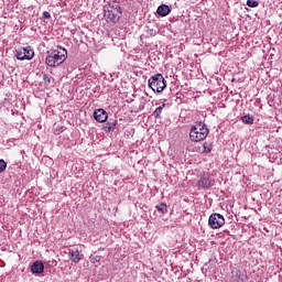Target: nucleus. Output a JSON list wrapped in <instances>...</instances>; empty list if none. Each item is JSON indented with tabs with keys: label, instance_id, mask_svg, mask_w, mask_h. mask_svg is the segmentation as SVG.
<instances>
[{
	"label": "nucleus",
	"instance_id": "1",
	"mask_svg": "<svg viewBox=\"0 0 282 282\" xmlns=\"http://www.w3.org/2000/svg\"><path fill=\"white\" fill-rule=\"evenodd\" d=\"M67 61V50L58 46L56 50L48 53L45 63L48 67H58Z\"/></svg>",
	"mask_w": 282,
	"mask_h": 282
},
{
	"label": "nucleus",
	"instance_id": "2",
	"mask_svg": "<svg viewBox=\"0 0 282 282\" xmlns=\"http://www.w3.org/2000/svg\"><path fill=\"white\" fill-rule=\"evenodd\" d=\"M208 128L203 122H198L191 128L189 140L191 142H203L205 138H208Z\"/></svg>",
	"mask_w": 282,
	"mask_h": 282
},
{
	"label": "nucleus",
	"instance_id": "3",
	"mask_svg": "<svg viewBox=\"0 0 282 282\" xmlns=\"http://www.w3.org/2000/svg\"><path fill=\"white\" fill-rule=\"evenodd\" d=\"M148 85L150 89H152V91H156V94H162L164 89H166V80L160 73L151 76L148 80Z\"/></svg>",
	"mask_w": 282,
	"mask_h": 282
},
{
	"label": "nucleus",
	"instance_id": "4",
	"mask_svg": "<svg viewBox=\"0 0 282 282\" xmlns=\"http://www.w3.org/2000/svg\"><path fill=\"white\" fill-rule=\"evenodd\" d=\"M105 17L110 21V23H118L120 17H122V9L119 4L110 6L106 11Z\"/></svg>",
	"mask_w": 282,
	"mask_h": 282
},
{
	"label": "nucleus",
	"instance_id": "5",
	"mask_svg": "<svg viewBox=\"0 0 282 282\" xmlns=\"http://www.w3.org/2000/svg\"><path fill=\"white\" fill-rule=\"evenodd\" d=\"M18 61H32L34 58V50L31 46L22 47L15 51Z\"/></svg>",
	"mask_w": 282,
	"mask_h": 282
},
{
	"label": "nucleus",
	"instance_id": "6",
	"mask_svg": "<svg viewBox=\"0 0 282 282\" xmlns=\"http://www.w3.org/2000/svg\"><path fill=\"white\" fill-rule=\"evenodd\" d=\"M208 224L213 230H217L226 224V219L224 218V215L215 213L209 216Z\"/></svg>",
	"mask_w": 282,
	"mask_h": 282
},
{
	"label": "nucleus",
	"instance_id": "7",
	"mask_svg": "<svg viewBox=\"0 0 282 282\" xmlns=\"http://www.w3.org/2000/svg\"><path fill=\"white\" fill-rule=\"evenodd\" d=\"M215 182L208 174H204L197 183L198 188H210Z\"/></svg>",
	"mask_w": 282,
	"mask_h": 282
},
{
	"label": "nucleus",
	"instance_id": "8",
	"mask_svg": "<svg viewBox=\"0 0 282 282\" xmlns=\"http://www.w3.org/2000/svg\"><path fill=\"white\" fill-rule=\"evenodd\" d=\"M94 118L97 122H107V118H109V115H107V111L102 108H99L94 111Z\"/></svg>",
	"mask_w": 282,
	"mask_h": 282
},
{
	"label": "nucleus",
	"instance_id": "9",
	"mask_svg": "<svg viewBox=\"0 0 282 282\" xmlns=\"http://www.w3.org/2000/svg\"><path fill=\"white\" fill-rule=\"evenodd\" d=\"M44 271H45V264H43V262L41 261H35L31 265L32 274H43Z\"/></svg>",
	"mask_w": 282,
	"mask_h": 282
},
{
	"label": "nucleus",
	"instance_id": "10",
	"mask_svg": "<svg viewBox=\"0 0 282 282\" xmlns=\"http://www.w3.org/2000/svg\"><path fill=\"white\" fill-rule=\"evenodd\" d=\"M68 254H69V259L70 261H73V263H78V261H80V251H78V249L73 248V249H68Z\"/></svg>",
	"mask_w": 282,
	"mask_h": 282
},
{
	"label": "nucleus",
	"instance_id": "11",
	"mask_svg": "<svg viewBox=\"0 0 282 282\" xmlns=\"http://www.w3.org/2000/svg\"><path fill=\"white\" fill-rule=\"evenodd\" d=\"M156 14H159V17H169V14H171V8L169 4H161L156 9Z\"/></svg>",
	"mask_w": 282,
	"mask_h": 282
},
{
	"label": "nucleus",
	"instance_id": "12",
	"mask_svg": "<svg viewBox=\"0 0 282 282\" xmlns=\"http://www.w3.org/2000/svg\"><path fill=\"white\" fill-rule=\"evenodd\" d=\"M232 282H245L246 281V272L241 270H237L236 272H232L231 276Z\"/></svg>",
	"mask_w": 282,
	"mask_h": 282
},
{
	"label": "nucleus",
	"instance_id": "13",
	"mask_svg": "<svg viewBox=\"0 0 282 282\" xmlns=\"http://www.w3.org/2000/svg\"><path fill=\"white\" fill-rule=\"evenodd\" d=\"M118 124V120L110 119L104 127L106 133H111V131H116V126Z\"/></svg>",
	"mask_w": 282,
	"mask_h": 282
},
{
	"label": "nucleus",
	"instance_id": "14",
	"mask_svg": "<svg viewBox=\"0 0 282 282\" xmlns=\"http://www.w3.org/2000/svg\"><path fill=\"white\" fill-rule=\"evenodd\" d=\"M165 107H166V104H163L162 106H159V107L153 111L154 118H161L162 111L164 110Z\"/></svg>",
	"mask_w": 282,
	"mask_h": 282
},
{
	"label": "nucleus",
	"instance_id": "15",
	"mask_svg": "<svg viewBox=\"0 0 282 282\" xmlns=\"http://www.w3.org/2000/svg\"><path fill=\"white\" fill-rule=\"evenodd\" d=\"M242 122L245 124H253L254 123V118L251 117L250 115H246L241 118Z\"/></svg>",
	"mask_w": 282,
	"mask_h": 282
},
{
	"label": "nucleus",
	"instance_id": "16",
	"mask_svg": "<svg viewBox=\"0 0 282 282\" xmlns=\"http://www.w3.org/2000/svg\"><path fill=\"white\" fill-rule=\"evenodd\" d=\"M155 208L156 210H159V213H162V215H164V213H167L169 210V207L164 203L156 205Z\"/></svg>",
	"mask_w": 282,
	"mask_h": 282
},
{
	"label": "nucleus",
	"instance_id": "17",
	"mask_svg": "<svg viewBox=\"0 0 282 282\" xmlns=\"http://www.w3.org/2000/svg\"><path fill=\"white\" fill-rule=\"evenodd\" d=\"M248 8H259V1L257 0H247Z\"/></svg>",
	"mask_w": 282,
	"mask_h": 282
},
{
	"label": "nucleus",
	"instance_id": "18",
	"mask_svg": "<svg viewBox=\"0 0 282 282\" xmlns=\"http://www.w3.org/2000/svg\"><path fill=\"white\" fill-rule=\"evenodd\" d=\"M100 259H101V257L100 256H96V254H93L89 258L90 263H99Z\"/></svg>",
	"mask_w": 282,
	"mask_h": 282
},
{
	"label": "nucleus",
	"instance_id": "19",
	"mask_svg": "<svg viewBox=\"0 0 282 282\" xmlns=\"http://www.w3.org/2000/svg\"><path fill=\"white\" fill-rule=\"evenodd\" d=\"M8 169V163L3 161V159H0V173H3Z\"/></svg>",
	"mask_w": 282,
	"mask_h": 282
},
{
	"label": "nucleus",
	"instance_id": "20",
	"mask_svg": "<svg viewBox=\"0 0 282 282\" xmlns=\"http://www.w3.org/2000/svg\"><path fill=\"white\" fill-rule=\"evenodd\" d=\"M203 149L204 153H210V151H213V148L208 143H204Z\"/></svg>",
	"mask_w": 282,
	"mask_h": 282
},
{
	"label": "nucleus",
	"instance_id": "21",
	"mask_svg": "<svg viewBox=\"0 0 282 282\" xmlns=\"http://www.w3.org/2000/svg\"><path fill=\"white\" fill-rule=\"evenodd\" d=\"M43 17H44V19H52V14H50L48 11H44Z\"/></svg>",
	"mask_w": 282,
	"mask_h": 282
},
{
	"label": "nucleus",
	"instance_id": "22",
	"mask_svg": "<svg viewBox=\"0 0 282 282\" xmlns=\"http://www.w3.org/2000/svg\"><path fill=\"white\" fill-rule=\"evenodd\" d=\"M44 80H47V75H44Z\"/></svg>",
	"mask_w": 282,
	"mask_h": 282
}]
</instances>
